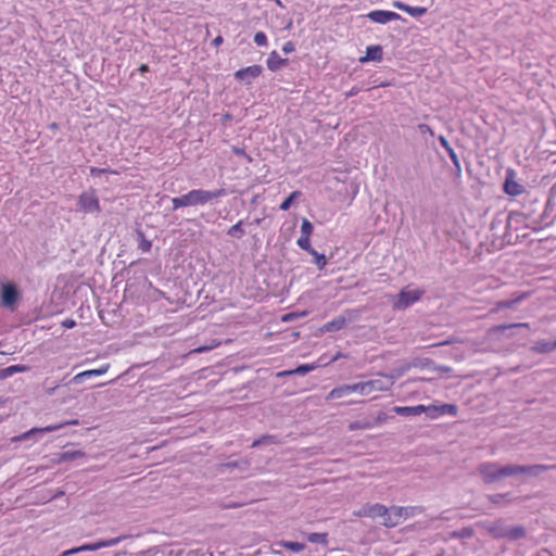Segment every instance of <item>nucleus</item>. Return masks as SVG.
I'll use <instances>...</instances> for the list:
<instances>
[{"label": "nucleus", "instance_id": "nucleus-13", "mask_svg": "<svg viewBox=\"0 0 556 556\" xmlns=\"http://www.w3.org/2000/svg\"><path fill=\"white\" fill-rule=\"evenodd\" d=\"M383 59V49L380 45L368 46L366 48V55L359 58L361 63L369 61L381 62Z\"/></svg>", "mask_w": 556, "mask_h": 556}, {"label": "nucleus", "instance_id": "nucleus-7", "mask_svg": "<svg viewBox=\"0 0 556 556\" xmlns=\"http://www.w3.org/2000/svg\"><path fill=\"white\" fill-rule=\"evenodd\" d=\"M18 300L20 292L14 283L4 282L1 285L0 302L3 307L14 311Z\"/></svg>", "mask_w": 556, "mask_h": 556}, {"label": "nucleus", "instance_id": "nucleus-10", "mask_svg": "<svg viewBox=\"0 0 556 556\" xmlns=\"http://www.w3.org/2000/svg\"><path fill=\"white\" fill-rule=\"evenodd\" d=\"M262 72L263 67L261 65H250L238 70L235 73V78L249 85L253 79L257 78Z\"/></svg>", "mask_w": 556, "mask_h": 556}, {"label": "nucleus", "instance_id": "nucleus-40", "mask_svg": "<svg viewBox=\"0 0 556 556\" xmlns=\"http://www.w3.org/2000/svg\"><path fill=\"white\" fill-rule=\"evenodd\" d=\"M313 225L312 223L304 218L301 225V236L311 237L313 233Z\"/></svg>", "mask_w": 556, "mask_h": 556}, {"label": "nucleus", "instance_id": "nucleus-63", "mask_svg": "<svg viewBox=\"0 0 556 556\" xmlns=\"http://www.w3.org/2000/svg\"><path fill=\"white\" fill-rule=\"evenodd\" d=\"M51 127H52V129H55L56 128V124H52Z\"/></svg>", "mask_w": 556, "mask_h": 556}, {"label": "nucleus", "instance_id": "nucleus-46", "mask_svg": "<svg viewBox=\"0 0 556 556\" xmlns=\"http://www.w3.org/2000/svg\"><path fill=\"white\" fill-rule=\"evenodd\" d=\"M295 50V46L292 41H287L283 43L282 46V51L288 54V53H291Z\"/></svg>", "mask_w": 556, "mask_h": 556}, {"label": "nucleus", "instance_id": "nucleus-48", "mask_svg": "<svg viewBox=\"0 0 556 556\" xmlns=\"http://www.w3.org/2000/svg\"><path fill=\"white\" fill-rule=\"evenodd\" d=\"M76 325V321L74 319L67 318L62 321V326L66 329H72Z\"/></svg>", "mask_w": 556, "mask_h": 556}, {"label": "nucleus", "instance_id": "nucleus-38", "mask_svg": "<svg viewBox=\"0 0 556 556\" xmlns=\"http://www.w3.org/2000/svg\"><path fill=\"white\" fill-rule=\"evenodd\" d=\"M242 225H243V220H239L238 223H236L228 229L227 233L229 236L237 237V238L242 237V235L244 233V230L242 229Z\"/></svg>", "mask_w": 556, "mask_h": 556}, {"label": "nucleus", "instance_id": "nucleus-24", "mask_svg": "<svg viewBox=\"0 0 556 556\" xmlns=\"http://www.w3.org/2000/svg\"><path fill=\"white\" fill-rule=\"evenodd\" d=\"M318 366H319L318 364H304V365H301L298 368L292 369V370L280 371L277 374V377H287V376H292L295 374L305 375V374L316 369Z\"/></svg>", "mask_w": 556, "mask_h": 556}, {"label": "nucleus", "instance_id": "nucleus-4", "mask_svg": "<svg viewBox=\"0 0 556 556\" xmlns=\"http://www.w3.org/2000/svg\"><path fill=\"white\" fill-rule=\"evenodd\" d=\"M417 507H387V514H384L381 525L387 528H393L413 516Z\"/></svg>", "mask_w": 556, "mask_h": 556}, {"label": "nucleus", "instance_id": "nucleus-5", "mask_svg": "<svg viewBox=\"0 0 556 556\" xmlns=\"http://www.w3.org/2000/svg\"><path fill=\"white\" fill-rule=\"evenodd\" d=\"M77 211L85 214L99 213L101 211L100 200L96 189L90 188L78 195Z\"/></svg>", "mask_w": 556, "mask_h": 556}, {"label": "nucleus", "instance_id": "nucleus-17", "mask_svg": "<svg viewBox=\"0 0 556 556\" xmlns=\"http://www.w3.org/2000/svg\"><path fill=\"white\" fill-rule=\"evenodd\" d=\"M556 350V340L554 341H547V340H540L535 342L534 345L530 348V351L536 354H548Z\"/></svg>", "mask_w": 556, "mask_h": 556}, {"label": "nucleus", "instance_id": "nucleus-47", "mask_svg": "<svg viewBox=\"0 0 556 556\" xmlns=\"http://www.w3.org/2000/svg\"><path fill=\"white\" fill-rule=\"evenodd\" d=\"M525 210H527V212L523 213V215L526 216L527 219H530L532 223H533V218H536L534 215H535V208H527L525 206Z\"/></svg>", "mask_w": 556, "mask_h": 556}, {"label": "nucleus", "instance_id": "nucleus-32", "mask_svg": "<svg viewBox=\"0 0 556 556\" xmlns=\"http://www.w3.org/2000/svg\"><path fill=\"white\" fill-rule=\"evenodd\" d=\"M220 345V342L217 340H212L207 345H201L190 351V354H201L208 351H212Z\"/></svg>", "mask_w": 556, "mask_h": 556}, {"label": "nucleus", "instance_id": "nucleus-41", "mask_svg": "<svg viewBox=\"0 0 556 556\" xmlns=\"http://www.w3.org/2000/svg\"><path fill=\"white\" fill-rule=\"evenodd\" d=\"M254 42L258 47H266L268 45L267 36L264 31H257L254 35Z\"/></svg>", "mask_w": 556, "mask_h": 556}, {"label": "nucleus", "instance_id": "nucleus-50", "mask_svg": "<svg viewBox=\"0 0 556 556\" xmlns=\"http://www.w3.org/2000/svg\"><path fill=\"white\" fill-rule=\"evenodd\" d=\"M440 141H441L442 146L447 150L450 155L452 156V148L450 147L448 141L444 137H441Z\"/></svg>", "mask_w": 556, "mask_h": 556}, {"label": "nucleus", "instance_id": "nucleus-23", "mask_svg": "<svg viewBox=\"0 0 556 556\" xmlns=\"http://www.w3.org/2000/svg\"><path fill=\"white\" fill-rule=\"evenodd\" d=\"M549 207H551V201H547L543 205V212L538 216V218H533V224L535 225L533 227L534 230L541 229L544 226H549L552 224V222L546 220L548 217Z\"/></svg>", "mask_w": 556, "mask_h": 556}, {"label": "nucleus", "instance_id": "nucleus-62", "mask_svg": "<svg viewBox=\"0 0 556 556\" xmlns=\"http://www.w3.org/2000/svg\"><path fill=\"white\" fill-rule=\"evenodd\" d=\"M453 409H454V415H456V413H457V412H456V410H457V408H456V406H455V405L453 406Z\"/></svg>", "mask_w": 556, "mask_h": 556}, {"label": "nucleus", "instance_id": "nucleus-57", "mask_svg": "<svg viewBox=\"0 0 556 556\" xmlns=\"http://www.w3.org/2000/svg\"><path fill=\"white\" fill-rule=\"evenodd\" d=\"M341 357H343V355H342V353H340V352H339V353H337V354L331 358V361H330V362H336V361L340 359Z\"/></svg>", "mask_w": 556, "mask_h": 556}, {"label": "nucleus", "instance_id": "nucleus-29", "mask_svg": "<svg viewBox=\"0 0 556 556\" xmlns=\"http://www.w3.org/2000/svg\"><path fill=\"white\" fill-rule=\"evenodd\" d=\"M28 368L24 365H12L2 370H0V379H5L11 377L16 372H25Z\"/></svg>", "mask_w": 556, "mask_h": 556}, {"label": "nucleus", "instance_id": "nucleus-51", "mask_svg": "<svg viewBox=\"0 0 556 556\" xmlns=\"http://www.w3.org/2000/svg\"><path fill=\"white\" fill-rule=\"evenodd\" d=\"M140 249L144 252H148L151 249V243L149 241H142L140 243Z\"/></svg>", "mask_w": 556, "mask_h": 556}, {"label": "nucleus", "instance_id": "nucleus-45", "mask_svg": "<svg viewBox=\"0 0 556 556\" xmlns=\"http://www.w3.org/2000/svg\"><path fill=\"white\" fill-rule=\"evenodd\" d=\"M305 315H306V312H302L301 314L289 313V314L283 315L281 320L287 323V321H291V320L295 319L299 316H305Z\"/></svg>", "mask_w": 556, "mask_h": 556}, {"label": "nucleus", "instance_id": "nucleus-36", "mask_svg": "<svg viewBox=\"0 0 556 556\" xmlns=\"http://www.w3.org/2000/svg\"><path fill=\"white\" fill-rule=\"evenodd\" d=\"M302 195V192L296 190V191H293L281 204H280V210L281 211H288L292 204V202L300 198Z\"/></svg>", "mask_w": 556, "mask_h": 556}, {"label": "nucleus", "instance_id": "nucleus-19", "mask_svg": "<svg viewBox=\"0 0 556 556\" xmlns=\"http://www.w3.org/2000/svg\"><path fill=\"white\" fill-rule=\"evenodd\" d=\"M488 531L494 539H507L508 526L498 520L492 523Z\"/></svg>", "mask_w": 556, "mask_h": 556}, {"label": "nucleus", "instance_id": "nucleus-14", "mask_svg": "<svg viewBox=\"0 0 556 556\" xmlns=\"http://www.w3.org/2000/svg\"><path fill=\"white\" fill-rule=\"evenodd\" d=\"M528 295H529V293L522 292V293H519L516 298H514L511 300L498 301L495 304V307L493 308V312H500L502 309L513 308L515 305L519 304L521 301L527 299Z\"/></svg>", "mask_w": 556, "mask_h": 556}, {"label": "nucleus", "instance_id": "nucleus-9", "mask_svg": "<svg viewBox=\"0 0 556 556\" xmlns=\"http://www.w3.org/2000/svg\"><path fill=\"white\" fill-rule=\"evenodd\" d=\"M526 328L529 329L530 325L528 323H517V324H508V325H497L490 328V336H505L506 338H511L515 336V329Z\"/></svg>", "mask_w": 556, "mask_h": 556}, {"label": "nucleus", "instance_id": "nucleus-1", "mask_svg": "<svg viewBox=\"0 0 556 556\" xmlns=\"http://www.w3.org/2000/svg\"><path fill=\"white\" fill-rule=\"evenodd\" d=\"M548 469L545 465H505L500 466L496 463H483L479 466V472L483 477L485 483H494L504 478L528 475L536 477Z\"/></svg>", "mask_w": 556, "mask_h": 556}, {"label": "nucleus", "instance_id": "nucleus-11", "mask_svg": "<svg viewBox=\"0 0 556 556\" xmlns=\"http://www.w3.org/2000/svg\"><path fill=\"white\" fill-rule=\"evenodd\" d=\"M367 17L377 24H387L401 18L400 14L392 11L375 10L367 14Z\"/></svg>", "mask_w": 556, "mask_h": 556}, {"label": "nucleus", "instance_id": "nucleus-6", "mask_svg": "<svg viewBox=\"0 0 556 556\" xmlns=\"http://www.w3.org/2000/svg\"><path fill=\"white\" fill-rule=\"evenodd\" d=\"M125 539H126V536H117V538H113V539H109V540H100L94 543L84 544L79 547L64 551L61 556H71V555H74V554H77L80 552H87V551L93 552V551H98L100 548L115 546L118 543H121L122 541H124Z\"/></svg>", "mask_w": 556, "mask_h": 556}, {"label": "nucleus", "instance_id": "nucleus-25", "mask_svg": "<svg viewBox=\"0 0 556 556\" xmlns=\"http://www.w3.org/2000/svg\"><path fill=\"white\" fill-rule=\"evenodd\" d=\"M351 394L350 384H342L333 388L326 396L327 401L338 400Z\"/></svg>", "mask_w": 556, "mask_h": 556}, {"label": "nucleus", "instance_id": "nucleus-34", "mask_svg": "<svg viewBox=\"0 0 556 556\" xmlns=\"http://www.w3.org/2000/svg\"><path fill=\"white\" fill-rule=\"evenodd\" d=\"M327 536H328L327 533H316V532H314V533H309L307 535V541L311 542V543H314V544L326 545L328 543Z\"/></svg>", "mask_w": 556, "mask_h": 556}, {"label": "nucleus", "instance_id": "nucleus-59", "mask_svg": "<svg viewBox=\"0 0 556 556\" xmlns=\"http://www.w3.org/2000/svg\"><path fill=\"white\" fill-rule=\"evenodd\" d=\"M539 204H540V203L535 200V201H533L530 205L532 206V205H539Z\"/></svg>", "mask_w": 556, "mask_h": 556}, {"label": "nucleus", "instance_id": "nucleus-21", "mask_svg": "<svg viewBox=\"0 0 556 556\" xmlns=\"http://www.w3.org/2000/svg\"><path fill=\"white\" fill-rule=\"evenodd\" d=\"M425 405H417V406H395L393 410L401 416H416L420 415L421 413L426 412Z\"/></svg>", "mask_w": 556, "mask_h": 556}, {"label": "nucleus", "instance_id": "nucleus-22", "mask_svg": "<svg viewBox=\"0 0 556 556\" xmlns=\"http://www.w3.org/2000/svg\"><path fill=\"white\" fill-rule=\"evenodd\" d=\"M384 514H387V507L382 504L369 505L363 509V515L370 518H383Z\"/></svg>", "mask_w": 556, "mask_h": 556}, {"label": "nucleus", "instance_id": "nucleus-35", "mask_svg": "<svg viewBox=\"0 0 556 556\" xmlns=\"http://www.w3.org/2000/svg\"><path fill=\"white\" fill-rule=\"evenodd\" d=\"M296 243L302 250L309 254H315V250L311 245V237L300 236Z\"/></svg>", "mask_w": 556, "mask_h": 556}, {"label": "nucleus", "instance_id": "nucleus-56", "mask_svg": "<svg viewBox=\"0 0 556 556\" xmlns=\"http://www.w3.org/2000/svg\"><path fill=\"white\" fill-rule=\"evenodd\" d=\"M232 119V116L230 114H225L223 116V123H227Z\"/></svg>", "mask_w": 556, "mask_h": 556}, {"label": "nucleus", "instance_id": "nucleus-64", "mask_svg": "<svg viewBox=\"0 0 556 556\" xmlns=\"http://www.w3.org/2000/svg\"><path fill=\"white\" fill-rule=\"evenodd\" d=\"M354 93V91H350L348 96H353Z\"/></svg>", "mask_w": 556, "mask_h": 556}, {"label": "nucleus", "instance_id": "nucleus-27", "mask_svg": "<svg viewBox=\"0 0 556 556\" xmlns=\"http://www.w3.org/2000/svg\"><path fill=\"white\" fill-rule=\"evenodd\" d=\"M367 384H368V389L371 393L374 391H388L391 388V386L393 384V381L391 378H389L388 382H384L379 379H374V380H368Z\"/></svg>", "mask_w": 556, "mask_h": 556}, {"label": "nucleus", "instance_id": "nucleus-42", "mask_svg": "<svg viewBox=\"0 0 556 556\" xmlns=\"http://www.w3.org/2000/svg\"><path fill=\"white\" fill-rule=\"evenodd\" d=\"M314 257H315V264L317 265V267L319 269H324L327 265V258L324 254H319L316 250H315V254H312Z\"/></svg>", "mask_w": 556, "mask_h": 556}, {"label": "nucleus", "instance_id": "nucleus-12", "mask_svg": "<svg viewBox=\"0 0 556 556\" xmlns=\"http://www.w3.org/2000/svg\"><path fill=\"white\" fill-rule=\"evenodd\" d=\"M67 425H78V420H72V421H65L62 424L50 425V426H47L43 428H33L29 431H26L25 433L21 434L20 437L14 438V441H22V440L28 439L30 435H33L34 433H37V432H53V431L62 429L64 426H67Z\"/></svg>", "mask_w": 556, "mask_h": 556}, {"label": "nucleus", "instance_id": "nucleus-31", "mask_svg": "<svg viewBox=\"0 0 556 556\" xmlns=\"http://www.w3.org/2000/svg\"><path fill=\"white\" fill-rule=\"evenodd\" d=\"M279 544L282 547H285L291 552H294V553H299V552H302L305 549V544L300 543V542L281 541Z\"/></svg>", "mask_w": 556, "mask_h": 556}, {"label": "nucleus", "instance_id": "nucleus-15", "mask_svg": "<svg viewBox=\"0 0 556 556\" xmlns=\"http://www.w3.org/2000/svg\"><path fill=\"white\" fill-rule=\"evenodd\" d=\"M393 7L403 11V12H406L407 14H409L410 16H414V17H419V16H422L424 14H426L427 12V8H424V7H410L408 4H405L401 1H394L393 2Z\"/></svg>", "mask_w": 556, "mask_h": 556}, {"label": "nucleus", "instance_id": "nucleus-26", "mask_svg": "<svg viewBox=\"0 0 556 556\" xmlns=\"http://www.w3.org/2000/svg\"><path fill=\"white\" fill-rule=\"evenodd\" d=\"M527 535V529L525 526L518 525V526H508V533H507V540L509 541H518L520 539H523Z\"/></svg>", "mask_w": 556, "mask_h": 556}, {"label": "nucleus", "instance_id": "nucleus-44", "mask_svg": "<svg viewBox=\"0 0 556 556\" xmlns=\"http://www.w3.org/2000/svg\"><path fill=\"white\" fill-rule=\"evenodd\" d=\"M231 151L238 155V156H242L244 157L249 163L252 162V157L244 151L243 148H239V147H232L231 148Z\"/></svg>", "mask_w": 556, "mask_h": 556}, {"label": "nucleus", "instance_id": "nucleus-60", "mask_svg": "<svg viewBox=\"0 0 556 556\" xmlns=\"http://www.w3.org/2000/svg\"><path fill=\"white\" fill-rule=\"evenodd\" d=\"M465 534H466V535H470V534H471V530H467V531H465Z\"/></svg>", "mask_w": 556, "mask_h": 556}, {"label": "nucleus", "instance_id": "nucleus-52", "mask_svg": "<svg viewBox=\"0 0 556 556\" xmlns=\"http://www.w3.org/2000/svg\"><path fill=\"white\" fill-rule=\"evenodd\" d=\"M386 419H387L386 414L381 413V414H379V415L377 416L375 424H376V425H380V424H382L383 421H386Z\"/></svg>", "mask_w": 556, "mask_h": 556}, {"label": "nucleus", "instance_id": "nucleus-43", "mask_svg": "<svg viewBox=\"0 0 556 556\" xmlns=\"http://www.w3.org/2000/svg\"><path fill=\"white\" fill-rule=\"evenodd\" d=\"M113 174V175H117L118 172L116 170H112V169H109V168H98V167H91L90 168V175L91 176H100L102 174Z\"/></svg>", "mask_w": 556, "mask_h": 556}, {"label": "nucleus", "instance_id": "nucleus-18", "mask_svg": "<svg viewBox=\"0 0 556 556\" xmlns=\"http://www.w3.org/2000/svg\"><path fill=\"white\" fill-rule=\"evenodd\" d=\"M109 367L110 366L106 364L98 369H89V370L79 372L72 379V382L81 383L85 378H91V377L104 375L108 371Z\"/></svg>", "mask_w": 556, "mask_h": 556}, {"label": "nucleus", "instance_id": "nucleus-30", "mask_svg": "<svg viewBox=\"0 0 556 556\" xmlns=\"http://www.w3.org/2000/svg\"><path fill=\"white\" fill-rule=\"evenodd\" d=\"M85 456V453L81 452V451H68V452H64V453H61L59 455V458H58V464H61V463H65V462H68V460H73V459H76V458H80V457H84Z\"/></svg>", "mask_w": 556, "mask_h": 556}, {"label": "nucleus", "instance_id": "nucleus-20", "mask_svg": "<svg viewBox=\"0 0 556 556\" xmlns=\"http://www.w3.org/2000/svg\"><path fill=\"white\" fill-rule=\"evenodd\" d=\"M268 70L271 72L278 71L280 67L287 64V59L280 58L276 50L271 51L266 61Z\"/></svg>", "mask_w": 556, "mask_h": 556}, {"label": "nucleus", "instance_id": "nucleus-16", "mask_svg": "<svg viewBox=\"0 0 556 556\" xmlns=\"http://www.w3.org/2000/svg\"><path fill=\"white\" fill-rule=\"evenodd\" d=\"M348 325V319L344 316H338L333 318L331 321L326 323L323 325L320 330L323 332H334L343 329Z\"/></svg>", "mask_w": 556, "mask_h": 556}, {"label": "nucleus", "instance_id": "nucleus-39", "mask_svg": "<svg viewBox=\"0 0 556 556\" xmlns=\"http://www.w3.org/2000/svg\"><path fill=\"white\" fill-rule=\"evenodd\" d=\"M374 427V424L370 421H353L349 425L350 431L362 430V429H370Z\"/></svg>", "mask_w": 556, "mask_h": 556}, {"label": "nucleus", "instance_id": "nucleus-53", "mask_svg": "<svg viewBox=\"0 0 556 556\" xmlns=\"http://www.w3.org/2000/svg\"><path fill=\"white\" fill-rule=\"evenodd\" d=\"M454 172H457V173L460 172V166H459V163H458V160H457V156L455 153H454Z\"/></svg>", "mask_w": 556, "mask_h": 556}, {"label": "nucleus", "instance_id": "nucleus-33", "mask_svg": "<svg viewBox=\"0 0 556 556\" xmlns=\"http://www.w3.org/2000/svg\"><path fill=\"white\" fill-rule=\"evenodd\" d=\"M350 389H351V393L356 392V393H359L362 395L370 394L367 381L350 384Z\"/></svg>", "mask_w": 556, "mask_h": 556}, {"label": "nucleus", "instance_id": "nucleus-58", "mask_svg": "<svg viewBox=\"0 0 556 556\" xmlns=\"http://www.w3.org/2000/svg\"><path fill=\"white\" fill-rule=\"evenodd\" d=\"M420 128H421L422 130H424V129L429 130V127H428L427 125H420Z\"/></svg>", "mask_w": 556, "mask_h": 556}, {"label": "nucleus", "instance_id": "nucleus-55", "mask_svg": "<svg viewBox=\"0 0 556 556\" xmlns=\"http://www.w3.org/2000/svg\"><path fill=\"white\" fill-rule=\"evenodd\" d=\"M224 41L223 37L222 36H217L214 40H213V45L218 47L219 45H222Z\"/></svg>", "mask_w": 556, "mask_h": 556}, {"label": "nucleus", "instance_id": "nucleus-49", "mask_svg": "<svg viewBox=\"0 0 556 556\" xmlns=\"http://www.w3.org/2000/svg\"><path fill=\"white\" fill-rule=\"evenodd\" d=\"M273 441V438L271 437H263L261 440H256L252 443V446L255 447L257 446L258 444L261 443H266V442H271Z\"/></svg>", "mask_w": 556, "mask_h": 556}, {"label": "nucleus", "instance_id": "nucleus-28", "mask_svg": "<svg viewBox=\"0 0 556 556\" xmlns=\"http://www.w3.org/2000/svg\"><path fill=\"white\" fill-rule=\"evenodd\" d=\"M426 412L431 418H435L445 413H452V405H443L442 407L438 406H426Z\"/></svg>", "mask_w": 556, "mask_h": 556}, {"label": "nucleus", "instance_id": "nucleus-2", "mask_svg": "<svg viewBox=\"0 0 556 556\" xmlns=\"http://www.w3.org/2000/svg\"><path fill=\"white\" fill-rule=\"evenodd\" d=\"M225 194V189L214 191L193 189L181 197L174 198L172 200L173 208L178 210L186 206L204 205L214 199L224 197Z\"/></svg>", "mask_w": 556, "mask_h": 556}, {"label": "nucleus", "instance_id": "nucleus-61", "mask_svg": "<svg viewBox=\"0 0 556 556\" xmlns=\"http://www.w3.org/2000/svg\"><path fill=\"white\" fill-rule=\"evenodd\" d=\"M465 534H466V535H470V534H471V530H467V531H465Z\"/></svg>", "mask_w": 556, "mask_h": 556}, {"label": "nucleus", "instance_id": "nucleus-3", "mask_svg": "<svg viewBox=\"0 0 556 556\" xmlns=\"http://www.w3.org/2000/svg\"><path fill=\"white\" fill-rule=\"evenodd\" d=\"M424 294L425 290L422 288H412V286H406L393 299L392 307L394 311H404L417 303Z\"/></svg>", "mask_w": 556, "mask_h": 556}, {"label": "nucleus", "instance_id": "nucleus-37", "mask_svg": "<svg viewBox=\"0 0 556 556\" xmlns=\"http://www.w3.org/2000/svg\"><path fill=\"white\" fill-rule=\"evenodd\" d=\"M489 501L493 504H501L504 500L507 502L511 501L510 493H496L488 496Z\"/></svg>", "mask_w": 556, "mask_h": 556}, {"label": "nucleus", "instance_id": "nucleus-8", "mask_svg": "<svg viewBox=\"0 0 556 556\" xmlns=\"http://www.w3.org/2000/svg\"><path fill=\"white\" fill-rule=\"evenodd\" d=\"M515 177H516V172L511 168H508L506 170V177H505V181L503 185V189L506 194L511 195V197L520 195L526 191L525 186L517 182Z\"/></svg>", "mask_w": 556, "mask_h": 556}, {"label": "nucleus", "instance_id": "nucleus-54", "mask_svg": "<svg viewBox=\"0 0 556 556\" xmlns=\"http://www.w3.org/2000/svg\"><path fill=\"white\" fill-rule=\"evenodd\" d=\"M138 71L141 73V74H144L147 72H149V65L148 64H141L138 68Z\"/></svg>", "mask_w": 556, "mask_h": 556}]
</instances>
